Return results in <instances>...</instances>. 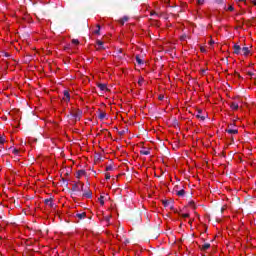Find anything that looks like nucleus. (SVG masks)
I'll return each mask as SVG.
<instances>
[{
  "label": "nucleus",
  "instance_id": "nucleus-1",
  "mask_svg": "<svg viewBox=\"0 0 256 256\" xmlns=\"http://www.w3.org/2000/svg\"><path fill=\"white\" fill-rule=\"evenodd\" d=\"M67 117H72L75 121H81V117H83V111L77 110L74 112H70V115Z\"/></svg>",
  "mask_w": 256,
  "mask_h": 256
},
{
  "label": "nucleus",
  "instance_id": "nucleus-2",
  "mask_svg": "<svg viewBox=\"0 0 256 256\" xmlns=\"http://www.w3.org/2000/svg\"><path fill=\"white\" fill-rule=\"evenodd\" d=\"M45 205H49V207H51V209H55V207H57V205H55V203H53V198L50 199H46L44 201Z\"/></svg>",
  "mask_w": 256,
  "mask_h": 256
},
{
  "label": "nucleus",
  "instance_id": "nucleus-3",
  "mask_svg": "<svg viewBox=\"0 0 256 256\" xmlns=\"http://www.w3.org/2000/svg\"><path fill=\"white\" fill-rule=\"evenodd\" d=\"M63 101H66V103H69V101H71V95L69 94V91H67V90L64 91Z\"/></svg>",
  "mask_w": 256,
  "mask_h": 256
},
{
  "label": "nucleus",
  "instance_id": "nucleus-4",
  "mask_svg": "<svg viewBox=\"0 0 256 256\" xmlns=\"http://www.w3.org/2000/svg\"><path fill=\"white\" fill-rule=\"evenodd\" d=\"M241 51H242L241 46L235 44L234 45V53H235V55H241Z\"/></svg>",
  "mask_w": 256,
  "mask_h": 256
},
{
  "label": "nucleus",
  "instance_id": "nucleus-5",
  "mask_svg": "<svg viewBox=\"0 0 256 256\" xmlns=\"http://www.w3.org/2000/svg\"><path fill=\"white\" fill-rule=\"evenodd\" d=\"M83 197H86V199H91V197H93V192H91V190H86L83 193Z\"/></svg>",
  "mask_w": 256,
  "mask_h": 256
},
{
  "label": "nucleus",
  "instance_id": "nucleus-6",
  "mask_svg": "<svg viewBox=\"0 0 256 256\" xmlns=\"http://www.w3.org/2000/svg\"><path fill=\"white\" fill-rule=\"evenodd\" d=\"M97 87L100 89V91H109V88H107V84H97Z\"/></svg>",
  "mask_w": 256,
  "mask_h": 256
},
{
  "label": "nucleus",
  "instance_id": "nucleus-7",
  "mask_svg": "<svg viewBox=\"0 0 256 256\" xmlns=\"http://www.w3.org/2000/svg\"><path fill=\"white\" fill-rule=\"evenodd\" d=\"M226 133H229L230 135H237V133H239V130L228 128L226 129Z\"/></svg>",
  "mask_w": 256,
  "mask_h": 256
},
{
  "label": "nucleus",
  "instance_id": "nucleus-8",
  "mask_svg": "<svg viewBox=\"0 0 256 256\" xmlns=\"http://www.w3.org/2000/svg\"><path fill=\"white\" fill-rule=\"evenodd\" d=\"M72 191H74V192L81 191V187H79V183H75L72 185Z\"/></svg>",
  "mask_w": 256,
  "mask_h": 256
},
{
  "label": "nucleus",
  "instance_id": "nucleus-9",
  "mask_svg": "<svg viewBox=\"0 0 256 256\" xmlns=\"http://www.w3.org/2000/svg\"><path fill=\"white\" fill-rule=\"evenodd\" d=\"M241 52H242V55H245V56H247V55H249V53H251V51L249 50V47H243Z\"/></svg>",
  "mask_w": 256,
  "mask_h": 256
},
{
  "label": "nucleus",
  "instance_id": "nucleus-10",
  "mask_svg": "<svg viewBox=\"0 0 256 256\" xmlns=\"http://www.w3.org/2000/svg\"><path fill=\"white\" fill-rule=\"evenodd\" d=\"M211 247V244L210 243H205L203 244L200 249L201 251H207V249H209Z\"/></svg>",
  "mask_w": 256,
  "mask_h": 256
},
{
  "label": "nucleus",
  "instance_id": "nucleus-11",
  "mask_svg": "<svg viewBox=\"0 0 256 256\" xmlns=\"http://www.w3.org/2000/svg\"><path fill=\"white\" fill-rule=\"evenodd\" d=\"M230 108L233 109V111H237V109H239V104H237L236 102H232L230 104Z\"/></svg>",
  "mask_w": 256,
  "mask_h": 256
},
{
  "label": "nucleus",
  "instance_id": "nucleus-12",
  "mask_svg": "<svg viewBox=\"0 0 256 256\" xmlns=\"http://www.w3.org/2000/svg\"><path fill=\"white\" fill-rule=\"evenodd\" d=\"M76 217H77V219H85V217H87V213H85V212L77 213Z\"/></svg>",
  "mask_w": 256,
  "mask_h": 256
},
{
  "label": "nucleus",
  "instance_id": "nucleus-13",
  "mask_svg": "<svg viewBox=\"0 0 256 256\" xmlns=\"http://www.w3.org/2000/svg\"><path fill=\"white\" fill-rule=\"evenodd\" d=\"M105 117H107V113L105 112H101L98 116V119H100V121H103V119H105Z\"/></svg>",
  "mask_w": 256,
  "mask_h": 256
},
{
  "label": "nucleus",
  "instance_id": "nucleus-14",
  "mask_svg": "<svg viewBox=\"0 0 256 256\" xmlns=\"http://www.w3.org/2000/svg\"><path fill=\"white\" fill-rule=\"evenodd\" d=\"M77 175H78L77 177L79 178L83 175H87V172H85V170H78Z\"/></svg>",
  "mask_w": 256,
  "mask_h": 256
},
{
  "label": "nucleus",
  "instance_id": "nucleus-15",
  "mask_svg": "<svg viewBox=\"0 0 256 256\" xmlns=\"http://www.w3.org/2000/svg\"><path fill=\"white\" fill-rule=\"evenodd\" d=\"M176 195H178V197H183V195H185V190L182 189V190L177 191Z\"/></svg>",
  "mask_w": 256,
  "mask_h": 256
},
{
  "label": "nucleus",
  "instance_id": "nucleus-16",
  "mask_svg": "<svg viewBox=\"0 0 256 256\" xmlns=\"http://www.w3.org/2000/svg\"><path fill=\"white\" fill-rule=\"evenodd\" d=\"M140 155H151V151L149 150H141Z\"/></svg>",
  "mask_w": 256,
  "mask_h": 256
},
{
  "label": "nucleus",
  "instance_id": "nucleus-17",
  "mask_svg": "<svg viewBox=\"0 0 256 256\" xmlns=\"http://www.w3.org/2000/svg\"><path fill=\"white\" fill-rule=\"evenodd\" d=\"M96 43L99 46V49H105V47H103V41L97 40Z\"/></svg>",
  "mask_w": 256,
  "mask_h": 256
},
{
  "label": "nucleus",
  "instance_id": "nucleus-18",
  "mask_svg": "<svg viewBox=\"0 0 256 256\" xmlns=\"http://www.w3.org/2000/svg\"><path fill=\"white\" fill-rule=\"evenodd\" d=\"M136 62L138 63V65H143V60L141 59V57L136 56Z\"/></svg>",
  "mask_w": 256,
  "mask_h": 256
},
{
  "label": "nucleus",
  "instance_id": "nucleus-19",
  "mask_svg": "<svg viewBox=\"0 0 256 256\" xmlns=\"http://www.w3.org/2000/svg\"><path fill=\"white\" fill-rule=\"evenodd\" d=\"M197 119H201V121H205V116H201V111L196 115Z\"/></svg>",
  "mask_w": 256,
  "mask_h": 256
},
{
  "label": "nucleus",
  "instance_id": "nucleus-20",
  "mask_svg": "<svg viewBox=\"0 0 256 256\" xmlns=\"http://www.w3.org/2000/svg\"><path fill=\"white\" fill-rule=\"evenodd\" d=\"M162 203L164 207H169V205H171V202L169 200H163Z\"/></svg>",
  "mask_w": 256,
  "mask_h": 256
},
{
  "label": "nucleus",
  "instance_id": "nucleus-21",
  "mask_svg": "<svg viewBox=\"0 0 256 256\" xmlns=\"http://www.w3.org/2000/svg\"><path fill=\"white\" fill-rule=\"evenodd\" d=\"M105 197L104 196H100L99 201H100V205H105Z\"/></svg>",
  "mask_w": 256,
  "mask_h": 256
},
{
  "label": "nucleus",
  "instance_id": "nucleus-22",
  "mask_svg": "<svg viewBox=\"0 0 256 256\" xmlns=\"http://www.w3.org/2000/svg\"><path fill=\"white\" fill-rule=\"evenodd\" d=\"M188 205L190 206V207H192V209H196L197 207L195 206V202L194 201H190L189 203H188Z\"/></svg>",
  "mask_w": 256,
  "mask_h": 256
},
{
  "label": "nucleus",
  "instance_id": "nucleus-23",
  "mask_svg": "<svg viewBox=\"0 0 256 256\" xmlns=\"http://www.w3.org/2000/svg\"><path fill=\"white\" fill-rule=\"evenodd\" d=\"M127 131H129V129L119 131L118 135L123 136V135H125V133H127Z\"/></svg>",
  "mask_w": 256,
  "mask_h": 256
},
{
  "label": "nucleus",
  "instance_id": "nucleus-24",
  "mask_svg": "<svg viewBox=\"0 0 256 256\" xmlns=\"http://www.w3.org/2000/svg\"><path fill=\"white\" fill-rule=\"evenodd\" d=\"M97 27H98V29H97L96 31H94V33H95L96 35H99L100 32H101V26H100V25H97Z\"/></svg>",
  "mask_w": 256,
  "mask_h": 256
},
{
  "label": "nucleus",
  "instance_id": "nucleus-25",
  "mask_svg": "<svg viewBox=\"0 0 256 256\" xmlns=\"http://www.w3.org/2000/svg\"><path fill=\"white\" fill-rule=\"evenodd\" d=\"M214 3H217V5H223L224 0H214Z\"/></svg>",
  "mask_w": 256,
  "mask_h": 256
},
{
  "label": "nucleus",
  "instance_id": "nucleus-26",
  "mask_svg": "<svg viewBox=\"0 0 256 256\" xmlns=\"http://www.w3.org/2000/svg\"><path fill=\"white\" fill-rule=\"evenodd\" d=\"M122 21H123L124 23H127V21H129V17H128V16H124V17L122 18Z\"/></svg>",
  "mask_w": 256,
  "mask_h": 256
},
{
  "label": "nucleus",
  "instance_id": "nucleus-27",
  "mask_svg": "<svg viewBox=\"0 0 256 256\" xmlns=\"http://www.w3.org/2000/svg\"><path fill=\"white\" fill-rule=\"evenodd\" d=\"M198 5H204L205 4V0H197Z\"/></svg>",
  "mask_w": 256,
  "mask_h": 256
},
{
  "label": "nucleus",
  "instance_id": "nucleus-28",
  "mask_svg": "<svg viewBox=\"0 0 256 256\" xmlns=\"http://www.w3.org/2000/svg\"><path fill=\"white\" fill-rule=\"evenodd\" d=\"M72 43H73V45H79V40L73 39V40H72Z\"/></svg>",
  "mask_w": 256,
  "mask_h": 256
},
{
  "label": "nucleus",
  "instance_id": "nucleus-29",
  "mask_svg": "<svg viewBox=\"0 0 256 256\" xmlns=\"http://www.w3.org/2000/svg\"><path fill=\"white\" fill-rule=\"evenodd\" d=\"M12 153H14V155H18L19 154V150L17 148H14Z\"/></svg>",
  "mask_w": 256,
  "mask_h": 256
},
{
  "label": "nucleus",
  "instance_id": "nucleus-30",
  "mask_svg": "<svg viewBox=\"0 0 256 256\" xmlns=\"http://www.w3.org/2000/svg\"><path fill=\"white\" fill-rule=\"evenodd\" d=\"M106 171H113V166L112 165L107 166Z\"/></svg>",
  "mask_w": 256,
  "mask_h": 256
},
{
  "label": "nucleus",
  "instance_id": "nucleus-31",
  "mask_svg": "<svg viewBox=\"0 0 256 256\" xmlns=\"http://www.w3.org/2000/svg\"><path fill=\"white\" fill-rule=\"evenodd\" d=\"M185 39H187V35H182V36L180 37V41H185Z\"/></svg>",
  "mask_w": 256,
  "mask_h": 256
},
{
  "label": "nucleus",
  "instance_id": "nucleus-32",
  "mask_svg": "<svg viewBox=\"0 0 256 256\" xmlns=\"http://www.w3.org/2000/svg\"><path fill=\"white\" fill-rule=\"evenodd\" d=\"M200 51H201V53H207V49H205V47H201Z\"/></svg>",
  "mask_w": 256,
  "mask_h": 256
},
{
  "label": "nucleus",
  "instance_id": "nucleus-33",
  "mask_svg": "<svg viewBox=\"0 0 256 256\" xmlns=\"http://www.w3.org/2000/svg\"><path fill=\"white\" fill-rule=\"evenodd\" d=\"M105 177H106V180H109V179H111V174L110 173H106Z\"/></svg>",
  "mask_w": 256,
  "mask_h": 256
},
{
  "label": "nucleus",
  "instance_id": "nucleus-34",
  "mask_svg": "<svg viewBox=\"0 0 256 256\" xmlns=\"http://www.w3.org/2000/svg\"><path fill=\"white\" fill-rule=\"evenodd\" d=\"M228 11H235V8H234L232 5H230V6L228 7Z\"/></svg>",
  "mask_w": 256,
  "mask_h": 256
},
{
  "label": "nucleus",
  "instance_id": "nucleus-35",
  "mask_svg": "<svg viewBox=\"0 0 256 256\" xmlns=\"http://www.w3.org/2000/svg\"><path fill=\"white\" fill-rule=\"evenodd\" d=\"M3 143H5V138L0 137V144L3 145Z\"/></svg>",
  "mask_w": 256,
  "mask_h": 256
},
{
  "label": "nucleus",
  "instance_id": "nucleus-36",
  "mask_svg": "<svg viewBox=\"0 0 256 256\" xmlns=\"http://www.w3.org/2000/svg\"><path fill=\"white\" fill-rule=\"evenodd\" d=\"M181 217H183L184 219H186L187 217H189V213L182 214Z\"/></svg>",
  "mask_w": 256,
  "mask_h": 256
},
{
  "label": "nucleus",
  "instance_id": "nucleus-37",
  "mask_svg": "<svg viewBox=\"0 0 256 256\" xmlns=\"http://www.w3.org/2000/svg\"><path fill=\"white\" fill-rule=\"evenodd\" d=\"M158 99H159V101H163V99H165V96L160 95V96L158 97Z\"/></svg>",
  "mask_w": 256,
  "mask_h": 256
},
{
  "label": "nucleus",
  "instance_id": "nucleus-38",
  "mask_svg": "<svg viewBox=\"0 0 256 256\" xmlns=\"http://www.w3.org/2000/svg\"><path fill=\"white\" fill-rule=\"evenodd\" d=\"M80 191H84V189H83V187H85V184H83V183H80Z\"/></svg>",
  "mask_w": 256,
  "mask_h": 256
},
{
  "label": "nucleus",
  "instance_id": "nucleus-39",
  "mask_svg": "<svg viewBox=\"0 0 256 256\" xmlns=\"http://www.w3.org/2000/svg\"><path fill=\"white\" fill-rule=\"evenodd\" d=\"M106 222L109 223V221H111V217L107 216L106 218Z\"/></svg>",
  "mask_w": 256,
  "mask_h": 256
},
{
  "label": "nucleus",
  "instance_id": "nucleus-40",
  "mask_svg": "<svg viewBox=\"0 0 256 256\" xmlns=\"http://www.w3.org/2000/svg\"><path fill=\"white\" fill-rule=\"evenodd\" d=\"M150 15H151V16L156 15V17H158L157 12H151V14H150Z\"/></svg>",
  "mask_w": 256,
  "mask_h": 256
},
{
  "label": "nucleus",
  "instance_id": "nucleus-41",
  "mask_svg": "<svg viewBox=\"0 0 256 256\" xmlns=\"http://www.w3.org/2000/svg\"><path fill=\"white\" fill-rule=\"evenodd\" d=\"M120 24H121V25H125V22L123 21V18L120 19Z\"/></svg>",
  "mask_w": 256,
  "mask_h": 256
},
{
  "label": "nucleus",
  "instance_id": "nucleus-42",
  "mask_svg": "<svg viewBox=\"0 0 256 256\" xmlns=\"http://www.w3.org/2000/svg\"><path fill=\"white\" fill-rule=\"evenodd\" d=\"M143 84V79L138 81V85H142Z\"/></svg>",
  "mask_w": 256,
  "mask_h": 256
},
{
  "label": "nucleus",
  "instance_id": "nucleus-43",
  "mask_svg": "<svg viewBox=\"0 0 256 256\" xmlns=\"http://www.w3.org/2000/svg\"><path fill=\"white\" fill-rule=\"evenodd\" d=\"M210 45H215V41L211 40Z\"/></svg>",
  "mask_w": 256,
  "mask_h": 256
},
{
  "label": "nucleus",
  "instance_id": "nucleus-44",
  "mask_svg": "<svg viewBox=\"0 0 256 256\" xmlns=\"http://www.w3.org/2000/svg\"><path fill=\"white\" fill-rule=\"evenodd\" d=\"M238 3H243L245 0H236Z\"/></svg>",
  "mask_w": 256,
  "mask_h": 256
},
{
  "label": "nucleus",
  "instance_id": "nucleus-45",
  "mask_svg": "<svg viewBox=\"0 0 256 256\" xmlns=\"http://www.w3.org/2000/svg\"><path fill=\"white\" fill-rule=\"evenodd\" d=\"M235 74L237 75V77L241 78V75H239V73L236 72Z\"/></svg>",
  "mask_w": 256,
  "mask_h": 256
},
{
  "label": "nucleus",
  "instance_id": "nucleus-46",
  "mask_svg": "<svg viewBox=\"0 0 256 256\" xmlns=\"http://www.w3.org/2000/svg\"><path fill=\"white\" fill-rule=\"evenodd\" d=\"M253 4L255 5V7H256V0H253Z\"/></svg>",
  "mask_w": 256,
  "mask_h": 256
},
{
  "label": "nucleus",
  "instance_id": "nucleus-47",
  "mask_svg": "<svg viewBox=\"0 0 256 256\" xmlns=\"http://www.w3.org/2000/svg\"><path fill=\"white\" fill-rule=\"evenodd\" d=\"M170 209L173 211V209H174L173 205L170 206Z\"/></svg>",
  "mask_w": 256,
  "mask_h": 256
},
{
  "label": "nucleus",
  "instance_id": "nucleus-48",
  "mask_svg": "<svg viewBox=\"0 0 256 256\" xmlns=\"http://www.w3.org/2000/svg\"><path fill=\"white\" fill-rule=\"evenodd\" d=\"M223 211H225V208H221V213H223Z\"/></svg>",
  "mask_w": 256,
  "mask_h": 256
},
{
  "label": "nucleus",
  "instance_id": "nucleus-49",
  "mask_svg": "<svg viewBox=\"0 0 256 256\" xmlns=\"http://www.w3.org/2000/svg\"><path fill=\"white\" fill-rule=\"evenodd\" d=\"M5 57H9V54H8V53H5Z\"/></svg>",
  "mask_w": 256,
  "mask_h": 256
},
{
  "label": "nucleus",
  "instance_id": "nucleus-50",
  "mask_svg": "<svg viewBox=\"0 0 256 256\" xmlns=\"http://www.w3.org/2000/svg\"><path fill=\"white\" fill-rule=\"evenodd\" d=\"M248 75H250V76H251V75H253V73H251V72H250V73H248Z\"/></svg>",
  "mask_w": 256,
  "mask_h": 256
},
{
  "label": "nucleus",
  "instance_id": "nucleus-51",
  "mask_svg": "<svg viewBox=\"0 0 256 256\" xmlns=\"http://www.w3.org/2000/svg\"><path fill=\"white\" fill-rule=\"evenodd\" d=\"M228 127H233V124H230Z\"/></svg>",
  "mask_w": 256,
  "mask_h": 256
},
{
  "label": "nucleus",
  "instance_id": "nucleus-52",
  "mask_svg": "<svg viewBox=\"0 0 256 256\" xmlns=\"http://www.w3.org/2000/svg\"><path fill=\"white\" fill-rule=\"evenodd\" d=\"M117 131V127L114 128Z\"/></svg>",
  "mask_w": 256,
  "mask_h": 256
},
{
  "label": "nucleus",
  "instance_id": "nucleus-53",
  "mask_svg": "<svg viewBox=\"0 0 256 256\" xmlns=\"http://www.w3.org/2000/svg\"><path fill=\"white\" fill-rule=\"evenodd\" d=\"M202 256H205V255H202Z\"/></svg>",
  "mask_w": 256,
  "mask_h": 256
}]
</instances>
